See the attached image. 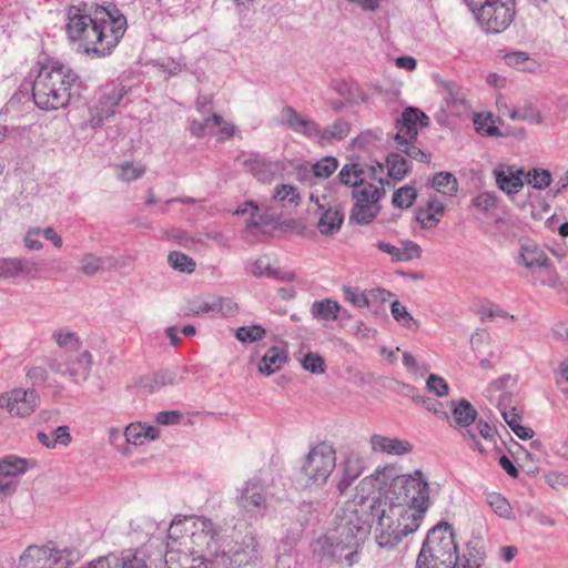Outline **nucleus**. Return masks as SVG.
<instances>
[{
  "mask_svg": "<svg viewBox=\"0 0 568 568\" xmlns=\"http://www.w3.org/2000/svg\"><path fill=\"white\" fill-rule=\"evenodd\" d=\"M38 405L39 395L34 389L16 388L0 395V408H6L12 416H29Z\"/></svg>",
  "mask_w": 568,
  "mask_h": 568,
  "instance_id": "17",
  "label": "nucleus"
},
{
  "mask_svg": "<svg viewBox=\"0 0 568 568\" xmlns=\"http://www.w3.org/2000/svg\"><path fill=\"white\" fill-rule=\"evenodd\" d=\"M416 140L417 139L398 140L396 141L397 149L413 160H417L423 163H428L430 161V155L425 153L414 144V141Z\"/></svg>",
  "mask_w": 568,
  "mask_h": 568,
  "instance_id": "44",
  "label": "nucleus"
},
{
  "mask_svg": "<svg viewBox=\"0 0 568 568\" xmlns=\"http://www.w3.org/2000/svg\"><path fill=\"white\" fill-rule=\"evenodd\" d=\"M416 568H443L440 564H435V558L426 545L423 544L416 560Z\"/></svg>",
  "mask_w": 568,
  "mask_h": 568,
  "instance_id": "64",
  "label": "nucleus"
},
{
  "mask_svg": "<svg viewBox=\"0 0 568 568\" xmlns=\"http://www.w3.org/2000/svg\"><path fill=\"white\" fill-rule=\"evenodd\" d=\"M125 439L132 445H143L145 439L143 436V425L140 423L130 424L124 432Z\"/></svg>",
  "mask_w": 568,
  "mask_h": 568,
  "instance_id": "60",
  "label": "nucleus"
},
{
  "mask_svg": "<svg viewBox=\"0 0 568 568\" xmlns=\"http://www.w3.org/2000/svg\"><path fill=\"white\" fill-rule=\"evenodd\" d=\"M47 365L52 372L68 376L73 382L79 383L87 381L90 376L92 355L88 351L77 355L68 353L55 354L48 358Z\"/></svg>",
  "mask_w": 568,
  "mask_h": 568,
  "instance_id": "13",
  "label": "nucleus"
},
{
  "mask_svg": "<svg viewBox=\"0 0 568 568\" xmlns=\"http://www.w3.org/2000/svg\"><path fill=\"white\" fill-rule=\"evenodd\" d=\"M243 166L263 183H270L284 170V164L281 161H271L257 153H253L244 160Z\"/></svg>",
  "mask_w": 568,
  "mask_h": 568,
  "instance_id": "19",
  "label": "nucleus"
},
{
  "mask_svg": "<svg viewBox=\"0 0 568 568\" xmlns=\"http://www.w3.org/2000/svg\"><path fill=\"white\" fill-rule=\"evenodd\" d=\"M318 209L322 210V214L317 222V230L322 235L333 236L339 232L343 221L344 213L337 206H329L324 209V205L318 204Z\"/></svg>",
  "mask_w": 568,
  "mask_h": 568,
  "instance_id": "23",
  "label": "nucleus"
},
{
  "mask_svg": "<svg viewBox=\"0 0 568 568\" xmlns=\"http://www.w3.org/2000/svg\"><path fill=\"white\" fill-rule=\"evenodd\" d=\"M475 16L483 31L500 33L508 29L516 17L515 0L483 1L477 6L468 7Z\"/></svg>",
  "mask_w": 568,
  "mask_h": 568,
  "instance_id": "8",
  "label": "nucleus"
},
{
  "mask_svg": "<svg viewBox=\"0 0 568 568\" xmlns=\"http://www.w3.org/2000/svg\"><path fill=\"white\" fill-rule=\"evenodd\" d=\"M119 178L122 181L131 182L140 179L145 173V166L142 164H133L132 162H124L120 165Z\"/></svg>",
  "mask_w": 568,
  "mask_h": 568,
  "instance_id": "53",
  "label": "nucleus"
},
{
  "mask_svg": "<svg viewBox=\"0 0 568 568\" xmlns=\"http://www.w3.org/2000/svg\"><path fill=\"white\" fill-rule=\"evenodd\" d=\"M266 332L261 325L242 326L236 331V338L243 343L261 341Z\"/></svg>",
  "mask_w": 568,
  "mask_h": 568,
  "instance_id": "48",
  "label": "nucleus"
},
{
  "mask_svg": "<svg viewBox=\"0 0 568 568\" xmlns=\"http://www.w3.org/2000/svg\"><path fill=\"white\" fill-rule=\"evenodd\" d=\"M487 501L495 514L504 518H510L513 513L511 506L505 497L499 494H491L488 496Z\"/></svg>",
  "mask_w": 568,
  "mask_h": 568,
  "instance_id": "49",
  "label": "nucleus"
},
{
  "mask_svg": "<svg viewBox=\"0 0 568 568\" xmlns=\"http://www.w3.org/2000/svg\"><path fill=\"white\" fill-rule=\"evenodd\" d=\"M471 205L477 210L487 213L497 206V196L491 192H481L471 200Z\"/></svg>",
  "mask_w": 568,
  "mask_h": 568,
  "instance_id": "50",
  "label": "nucleus"
},
{
  "mask_svg": "<svg viewBox=\"0 0 568 568\" xmlns=\"http://www.w3.org/2000/svg\"><path fill=\"white\" fill-rule=\"evenodd\" d=\"M220 121L221 115L216 113H212L211 116L204 119L203 121L191 120L190 132L197 139L204 138L206 134L211 133V130L215 128V124H219Z\"/></svg>",
  "mask_w": 568,
  "mask_h": 568,
  "instance_id": "42",
  "label": "nucleus"
},
{
  "mask_svg": "<svg viewBox=\"0 0 568 568\" xmlns=\"http://www.w3.org/2000/svg\"><path fill=\"white\" fill-rule=\"evenodd\" d=\"M365 171L359 163L345 164L338 173L342 184L359 190L368 183L365 182Z\"/></svg>",
  "mask_w": 568,
  "mask_h": 568,
  "instance_id": "28",
  "label": "nucleus"
},
{
  "mask_svg": "<svg viewBox=\"0 0 568 568\" xmlns=\"http://www.w3.org/2000/svg\"><path fill=\"white\" fill-rule=\"evenodd\" d=\"M372 530L367 508L362 503L348 501L342 510L335 531L316 539L314 552L334 562L352 567L359 561L363 545Z\"/></svg>",
  "mask_w": 568,
  "mask_h": 568,
  "instance_id": "2",
  "label": "nucleus"
},
{
  "mask_svg": "<svg viewBox=\"0 0 568 568\" xmlns=\"http://www.w3.org/2000/svg\"><path fill=\"white\" fill-rule=\"evenodd\" d=\"M392 316L402 326L416 331L419 327L418 322L408 313L407 308L399 302L394 301L390 305Z\"/></svg>",
  "mask_w": 568,
  "mask_h": 568,
  "instance_id": "41",
  "label": "nucleus"
},
{
  "mask_svg": "<svg viewBox=\"0 0 568 568\" xmlns=\"http://www.w3.org/2000/svg\"><path fill=\"white\" fill-rule=\"evenodd\" d=\"M287 361L286 352L278 347H271L261 359L258 371L266 375L277 372Z\"/></svg>",
  "mask_w": 568,
  "mask_h": 568,
  "instance_id": "29",
  "label": "nucleus"
},
{
  "mask_svg": "<svg viewBox=\"0 0 568 568\" xmlns=\"http://www.w3.org/2000/svg\"><path fill=\"white\" fill-rule=\"evenodd\" d=\"M381 186L374 184L364 185L359 190H353L352 197L354 205L351 212V220L357 224H368L378 214L381 206L378 204L382 196L385 195L383 179H379Z\"/></svg>",
  "mask_w": 568,
  "mask_h": 568,
  "instance_id": "11",
  "label": "nucleus"
},
{
  "mask_svg": "<svg viewBox=\"0 0 568 568\" xmlns=\"http://www.w3.org/2000/svg\"><path fill=\"white\" fill-rule=\"evenodd\" d=\"M414 399L437 417L448 418V415L444 409V405L439 400L427 397H416Z\"/></svg>",
  "mask_w": 568,
  "mask_h": 568,
  "instance_id": "61",
  "label": "nucleus"
},
{
  "mask_svg": "<svg viewBox=\"0 0 568 568\" xmlns=\"http://www.w3.org/2000/svg\"><path fill=\"white\" fill-rule=\"evenodd\" d=\"M338 168V161L334 156H324L313 164L312 171L314 176L320 179L329 178Z\"/></svg>",
  "mask_w": 568,
  "mask_h": 568,
  "instance_id": "46",
  "label": "nucleus"
},
{
  "mask_svg": "<svg viewBox=\"0 0 568 568\" xmlns=\"http://www.w3.org/2000/svg\"><path fill=\"white\" fill-rule=\"evenodd\" d=\"M371 447L375 453H384L388 455L402 456L413 450V446L407 440L392 438L378 434L371 437Z\"/></svg>",
  "mask_w": 568,
  "mask_h": 568,
  "instance_id": "22",
  "label": "nucleus"
},
{
  "mask_svg": "<svg viewBox=\"0 0 568 568\" xmlns=\"http://www.w3.org/2000/svg\"><path fill=\"white\" fill-rule=\"evenodd\" d=\"M382 499H387L394 507L402 508L405 515L418 519L420 524L429 507V486L420 470L395 477Z\"/></svg>",
  "mask_w": 568,
  "mask_h": 568,
  "instance_id": "5",
  "label": "nucleus"
},
{
  "mask_svg": "<svg viewBox=\"0 0 568 568\" xmlns=\"http://www.w3.org/2000/svg\"><path fill=\"white\" fill-rule=\"evenodd\" d=\"M344 296L346 301H348L355 307L362 308L365 306H369L367 291L361 292L358 290H353L351 287H344Z\"/></svg>",
  "mask_w": 568,
  "mask_h": 568,
  "instance_id": "56",
  "label": "nucleus"
},
{
  "mask_svg": "<svg viewBox=\"0 0 568 568\" xmlns=\"http://www.w3.org/2000/svg\"><path fill=\"white\" fill-rule=\"evenodd\" d=\"M67 550H57L47 545H30L21 554L18 568H68L71 561Z\"/></svg>",
  "mask_w": 568,
  "mask_h": 568,
  "instance_id": "14",
  "label": "nucleus"
},
{
  "mask_svg": "<svg viewBox=\"0 0 568 568\" xmlns=\"http://www.w3.org/2000/svg\"><path fill=\"white\" fill-rule=\"evenodd\" d=\"M364 500L367 508L368 521L374 531V538L379 548H394L404 537L416 531L418 519L405 515L402 508L394 507L387 499L374 497L368 499L361 496L357 503Z\"/></svg>",
  "mask_w": 568,
  "mask_h": 568,
  "instance_id": "4",
  "label": "nucleus"
},
{
  "mask_svg": "<svg viewBox=\"0 0 568 568\" xmlns=\"http://www.w3.org/2000/svg\"><path fill=\"white\" fill-rule=\"evenodd\" d=\"M273 200L283 206L296 207L301 204L298 190L291 184H280L275 187Z\"/></svg>",
  "mask_w": 568,
  "mask_h": 568,
  "instance_id": "33",
  "label": "nucleus"
},
{
  "mask_svg": "<svg viewBox=\"0 0 568 568\" xmlns=\"http://www.w3.org/2000/svg\"><path fill=\"white\" fill-rule=\"evenodd\" d=\"M110 261L109 257L98 256L91 252L81 255L79 260V271L89 277L105 271V264Z\"/></svg>",
  "mask_w": 568,
  "mask_h": 568,
  "instance_id": "32",
  "label": "nucleus"
},
{
  "mask_svg": "<svg viewBox=\"0 0 568 568\" xmlns=\"http://www.w3.org/2000/svg\"><path fill=\"white\" fill-rule=\"evenodd\" d=\"M239 506L255 518H262L267 511V500L260 474L246 481L237 500Z\"/></svg>",
  "mask_w": 568,
  "mask_h": 568,
  "instance_id": "16",
  "label": "nucleus"
},
{
  "mask_svg": "<svg viewBox=\"0 0 568 568\" xmlns=\"http://www.w3.org/2000/svg\"><path fill=\"white\" fill-rule=\"evenodd\" d=\"M400 244L402 246H395L390 243L379 241L376 243V246L379 251L390 255L394 262H409L422 256V248L417 243L405 240L402 241Z\"/></svg>",
  "mask_w": 568,
  "mask_h": 568,
  "instance_id": "21",
  "label": "nucleus"
},
{
  "mask_svg": "<svg viewBox=\"0 0 568 568\" xmlns=\"http://www.w3.org/2000/svg\"><path fill=\"white\" fill-rule=\"evenodd\" d=\"M473 122L479 134L487 136H503V133L496 126V121L491 113H476Z\"/></svg>",
  "mask_w": 568,
  "mask_h": 568,
  "instance_id": "35",
  "label": "nucleus"
},
{
  "mask_svg": "<svg viewBox=\"0 0 568 568\" xmlns=\"http://www.w3.org/2000/svg\"><path fill=\"white\" fill-rule=\"evenodd\" d=\"M341 311V305L337 301L332 298H324L320 301H314L311 305V314L315 320L318 321H336L338 317V313Z\"/></svg>",
  "mask_w": 568,
  "mask_h": 568,
  "instance_id": "27",
  "label": "nucleus"
},
{
  "mask_svg": "<svg viewBox=\"0 0 568 568\" xmlns=\"http://www.w3.org/2000/svg\"><path fill=\"white\" fill-rule=\"evenodd\" d=\"M417 197V191L414 186L405 185L397 189L392 199L394 206L399 209H408L413 205Z\"/></svg>",
  "mask_w": 568,
  "mask_h": 568,
  "instance_id": "45",
  "label": "nucleus"
},
{
  "mask_svg": "<svg viewBox=\"0 0 568 568\" xmlns=\"http://www.w3.org/2000/svg\"><path fill=\"white\" fill-rule=\"evenodd\" d=\"M44 261L37 258H18V276L40 278L44 270Z\"/></svg>",
  "mask_w": 568,
  "mask_h": 568,
  "instance_id": "37",
  "label": "nucleus"
},
{
  "mask_svg": "<svg viewBox=\"0 0 568 568\" xmlns=\"http://www.w3.org/2000/svg\"><path fill=\"white\" fill-rule=\"evenodd\" d=\"M280 123L293 132L315 141L321 146L342 141L351 132V123L343 118H338L332 124L322 128L316 121L302 116L291 105L282 108Z\"/></svg>",
  "mask_w": 568,
  "mask_h": 568,
  "instance_id": "6",
  "label": "nucleus"
},
{
  "mask_svg": "<svg viewBox=\"0 0 568 568\" xmlns=\"http://www.w3.org/2000/svg\"><path fill=\"white\" fill-rule=\"evenodd\" d=\"M278 222V217L275 213L264 211L263 213H255V216L250 217L246 222V230L251 231L260 226L273 225Z\"/></svg>",
  "mask_w": 568,
  "mask_h": 568,
  "instance_id": "51",
  "label": "nucleus"
},
{
  "mask_svg": "<svg viewBox=\"0 0 568 568\" xmlns=\"http://www.w3.org/2000/svg\"><path fill=\"white\" fill-rule=\"evenodd\" d=\"M532 187L544 190L551 183V174L544 169H534L528 173V181Z\"/></svg>",
  "mask_w": 568,
  "mask_h": 568,
  "instance_id": "52",
  "label": "nucleus"
},
{
  "mask_svg": "<svg viewBox=\"0 0 568 568\" xmlns=\"http://www.w3.org/2000/svg\"><path fill=\"white\" fill-rule=\"evenodd\" d=\"M53 338L61 348H65L68 352H77L80 346V339L73 332L69 331H57L53 333Z\"/></svg>",
  "mask_w": 568,
  "mask_h": 568,
  "instance_id": "47",
  "label": "nucleus"
},
{
  "mask_svg": "<svg viewBox=\"0 0 568 568\" xmlns=\"http://www.w3.org/2000/svg\"><path fill=\"white\" fill-rule=\"evenodd\" d=\"M363 469V459L358 455L351 453L345 457L343 476L337 483V490L341 495H344L353 481L362 475Z\"/></svg>",
  "mask_w": 568,
  "mask_h": 568,
  "instance_id": "25",
  "label": "nucleus"
},
{
  "mask_svg": "<svg viewBox=\"0 0 568 568\" xmlns=\"http://www.w3.org/2000/svg\"><path fill=\"white\" fill-rule=\"evenodd\" d=\"M195 518L196 517H194V516H190V517L181 516V515L175 516L172 519L170 527L168 529V538L173 541H178L179 539H182V541H185L186 535H183L182 532L190 534L192 519H195Z\"/></svg>",
  "mask_w": 568,
  "mask_h": 568,
  "instance_id": "36",
  "label": "nucleus"
},
{
  "mask_svg": "<svg viewBox=\"0 0 568 568\" xmlns=\"http://www.w3.org/2000/svg\"><path fill=\"white\" fill-rule=\"evenodd\" d=\"M333 89L344 98L348 104H355L359 101H366V94L355 81H337L333 84Z\"/></svg>",
  "mask_w": 568,
  "mask_h": 568,
  "instance_id": "30",
  "label": "nucleus"
},
{
  "mask_svg": "<svg viewBox=\"0 0 568 568\" xmlns=\"http://www.w3.org/2000/svg\"><path fill=\"white\" fill-rule=\"evenodd\" d=\"M497 186L507 194H516L524 187L523 170L516 172L511 168L500 166L494 170Z\"/></svg>",
  "mask_w": 568,
  "mask_h": 568,
  "instance_id": "24",
  "label": "nucleus"
},
{
  "mask_svg": "<svg viewBox=\"0 0 568 568\" xmlns=\"http://www.w3.org/2000/svg\"><path fill=\"white\" fill-rule=\"evenodd\" d=\"M518 264L524 265L541 285L555 287L558 275L551 267L547 254L534 244L521 245Z\"/></svg>",
  "mask_w": 568,
  "mask_h": 568,
  "instance_id": "12",
  "label": "nucleus"
},
{
  "mask_svg": "<svg viewBox=\"0 0 568 568\" xmlns=\"http://www.w3.org/2000/svg\"><path fill=\"white\" fill-rule=\"evenodd\" d=\"M452 417L455 427L458 429L467 446L473 450L484 454L485 449L477 439V435L471 425L478 416L475 407L467 399L452 400Z\"/></svg>",
  "mask_w": 568,
  "mask_h": 568,
  "instance_id": "15",
  "label": "nucleus"
},
{
  "mask_svg": "<svg viewBox=\"0 0 568 568\" xmlns=\"http://www.w3.org/2000/svg\"><path fill=\"white\" fill-rule=\"evenodd\" d=\"M484 562V557L475 548L469 549L463 559L459 558V562L456 568H480Z\"/></svg>",
  "mask_w": 568,
  "mask_h": 568,
  "instance_id": "57",
  "label": "nucleus"
},
{
  "mask_svg": "<svg viewBox=\"0 0 568 568\" xmlns=\"http://www.w3.org/2000/svg\"><path fill=\"white\" fill-rule=\"evenodd\" d=\"M121 568H149L145 560L138 552H124L120 558Z\"/></svg>",
  "mask_w": 568,
  "mask_h": 568,
  "instance_id": "62",
  "label": "nucleus"
},
{
  "mask_svg": "<svg viewBox=\"0 0 568 568\" xmlns=\"http://www.w3.org/2000/svg\"><path fill=\"white\" fill-rule=\"evenodd\" d=\"M82 81L69 67L57 60L39 63L20 85L30 91L34 104L41 110H58L80 97Z\"/></svg>",
  "mask_w": 568,
  "mask_h": 568,
  "instance_id": "3",
  "label": "nucleus"
},
{
  "mask_svg": "<svg viewBox=\"0 0 568 568\" xmlns=\"http://www.w3.org/2000/svg\"><path fill=\"white\" fill-rule=\"evenodd\" d=\"M503 417L510 429L520 439L527 440L534 437V430L530 427L520 425V416L514 409L509 412H503Z\"/></svg>",
  "mask_w": 568,
  "mask_h": 568,
  "instance_id": "40",
  "label": "nucleus"
},
{
  "mask_svg": "<svg viewBox=\"0 0 568 568\" xmlns=\"http://www.w3.org/2000/svg\"><path fill=\"white\" fill-rule=\"evenodd\" d=\"M336 467L335 449L321 443L313 447L305 456L300 475L303 477V487L313 488L323 486Z\"/></svg>",
  "mask_w": 568,
  "mask_h": 568,
  "instance_id": "7",
  "label": "nucleus"
},
{
  "mask_svg": "<svg viewBox=\"0 0 568 568\" xmlns=\"http://www.w3.org/2000/svg\"><path fill=\"white\" fill-rule=\"evenodd\" d=\"M378 140L379 135L377 132L366 130L352 140V146L357 149H364L371 144H374Z\"/></svg>",
  "mask_w": 568,
  "mask_h": 568,
  "instance_id": "63",
  "label": "nucleus"
},
{
  "mask_svg": "<svg viewBox=\"0 0 568 568\" xmlns=\"http://www.w3.org/2000/svg\"><path fill=\"white\" fill-rule=\"evenodd\" d=\"M429 124V118L416 108H406L402 116L396 120L397 133L395 141L405 139H417L418 126L426 128Z\"/></svg>",
  "mask_w": 568,
  "mask_h": 568,
  "instance_id": "18",
  "label": "nucleus"
},
{
  "mask_svg": "<svg viewBox=\"0 0 568 568\" xmlns=\"http://www.w3.org/2000/svg\"><path fill=\"white\" fill-rule=\"evenodd\" d=\"M27 460L16 456H8L0 462V475L13 479L26 471Z\"/></svg>",
  "mask_w": 568,
  "mask_h": 568,
  "instance_id": "39",
  "label": "nucleus"
},
{
  "mask_svg": "<svg viewBox=\"0 0 568 568\" xmlns=\"http://www.w3.org/2000/svg\"><path fill=\"white\" fill-rule=\"evenodd\" d=\"M128 28L119 9L81 2L65 10V34L85 54L106 58L112 54Z\"/></svg>",
  "mask_w": 568,
  "mask_h": 568,
  "instance_id": "1",
  "label": "nucleus"
},
{
  "mask_svg": "<svg viewBox=\"0 0 568 568\" xmlns=\"http://www.w3.org/2000/svg\"><path fill=\"white\" fill-rule=\"evenodd\" d=\"M505 63L519 71L534 73L539 64L525 51H511L504 55Z\"/></svg>",
  "mask_w": 568,
  "mask_h": 568,
  "instance_id": "31",
  "label": "nucleus"
},
{
  "mask_svg": "<svg viewBox=\"0 0 568 568\" xmlns=\"http://www.w3.org/2000/svg\"><path fill=\"white\" fill-rule=\"evenodd\" d=\"M433 187L445 195H455L458 190V182L454 174L449 172H439L433 176Z\"/></svg>",
  "mask_w": 568,
  "mask_h": 568,
  "instance_id": "34",
  "label": "nucleus"
},
{
  "mask_svg": "<svg viewBox=\"0 0 568 568\" xmlns=\"http://www.w3.org/2000/svg\"><path fill=\"white\" fill-rule=\"evenodd\" d=\"M424 544L435 558V564H440L443 568H456L459 556L453 528L449 524L439 523L432 528Z\"/></svg>",
  "mask_w": 568,
  "mask_h": 568,
  "instance_id": "9",
  "label": "nucleus"
},
{
  "mask_svg": "<svg viewBox=\"0 0 568 568\" xmlns=\"http://www.w3.org/2000/svg\"><path fill=\"white\" fill-rule=\"evenodd\" d=\"M168 263L179 272L191 274L195 271V261L189 255L173 251L168 255Z\"/></svg>",
  "mask_w": 568,
  "mask_h": 568,
  "instance_id": "43",
  "label": "nucleus"
},
{
  "mask_svg": "<svg viewBox=\"0 0 568 568\" xmlns=\"http://www.w3.org/2000/svg\"><path fill=\"white\" fill-rule=\"evenodd\" d=\"M426 387L430 393H434L435 395H437L439 397L447 396L448 390H449V387H448V384L446 383V381L443 377L435 375V374H430L428 376L427 382H426Z\"/></svg>",
  "mask_w": 568,
  "mask_h": 568,
  "instance_id": "55",
  "label": "nucleus"
},
{
  "mask_svg": "<svg viewBox=\"0 0 568 568\" xmlns=\"http://www.w3.org/2000/svg\"><path fill=\"white\" fill-rule=\"evenodd\" d=\"M386 165L393 180H402L409 171L406 159L399 153H390L386 159Z\"/></svg>",
  "mask_w": 568,
  "mask_h": 568,
  "instance_id": "38",
  "label": "nucleus"
},
{
  "mask_svg": "<svg viewBox=\"0 0 568 568\" xmlns=\"http://www.w3.org/2000/svg\"><path fill=\"white\" fill-rule=\"evenodd\" d=\"M175 382L176 374L174 372L159 371L142 376L139 381V387L146 393L153 394L168 385H174Z\"/></svg>",
  "mask_w": 568,
  "mask_h": 568,
  "instance_id": "26",
  "label": "nucleus"
},
{
  "mask_svg": "<svg viewBox=\"0 0 568 568\" xmlns=\"http://www.w3.org/2000/svg\"><path fill=\"white\" fill-rule=\"evenodd\" d=\"M302 366L305 371L312 374L325 373L324 358L316 353H307L302 359Z\"/></svg>",
  "mask_w": 568,
  "mask_h": 568,
  "instance_id": "54",
  "label": "nucleus"
},
{
  "mask_svg": "<svg viewBox=\"0 0 568 568\" xmlns=\"http://www.w3.org/2000/svg\"><path fill=\"white\" fill-rule=\"evenodd\" d=\"M126 93V88L119 81L102 85L97 92L94 103L89 109L88 124L92 129L101 128L106 119L115 114L116 108Z\"/></svg>",
  "mask_w": 568,
  "mask_h": 568,
  "instance_id": "10",
  "label": "nucleus"
},
{
  "mask_svg": "<svg viewBox=\"0 0 568 568\" xmlns=\"http://www.w3.org/2000/svg\"><path fill=\"white\" fill-rule=\"evenodd\" d=\"M214 312L223 316H233L236 313V304L229 297H216L213 300Z\"/></svg>",
  "mask_w": 568,
  "mask_h": 568,
  "instance_id": "59",
  "label": "nucleus"
},
{
  "mask_svg": "<svg viewBox=\"0 0 568 568\" xmlns=\"http://www.w3.org/2000/svg\"><path fill=\"white\" fill-rule=\"evenodd\" d=\"M443 108L454 115H459L469 109L462 87L453 81L442 82Z\"/></svg>",
  "mask_w": 568,
  "mask_h": 568,
  "instance_id": "20",
  "label": "nucleus"
},
{
  "mask_svg": "<svg viewBox=\"0 0 568 568\" xmlns=\"http://www.w3.org/2000/svg\"><path fill=\"white\" fill-rule=\"evenodd\" d=\"M416 220L423 229H432L438 224L440 216L436 215L426 207H419L416 212Z\"/></svg>",
  "mask_w": 568,
  "mask_h": 568,
  "instance_id": "58",
  "label": "nucleus"
}]
</instances>
